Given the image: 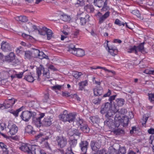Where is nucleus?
<instances>
[{"label": "nucleus", "mask_w": 154, "mask_h": 154, "mask_svg": "<svg viewBox=\"0 0 154 154\" xmlns=\"http://www.w3.org/2000/svg\"><path fill=\"white\" fill-rule=\"evenodd\" d=\"M114 121L116 126H119L121 125L123 127L128 126L129 122V118L127 116H123L122 118L120 115H116L114 117Z\"/></svg>", "instance_id": "obj_1"}, {"label": "nucleus", "mask_w": 154, "mask_h": 154, "mask_svg": "<svg viewBox=\"0 0 154 154\" xmlns=\"http://www.w3.org/2000/svg\"><path fill=\"white\" fill-rule=\"evenodd\" d=\"M76 114L75 113H68V112L65 110L63 113L60 115L59 117L60 119L63 122H68L71 123L74 121L75 118Z\"/></svg>", "instance_id": "obj_2"}, {"label": "nucleus", "mask_w": 154, "mask_h": 154, "mask_svg": "<svg viewBox=\"0 0 154 154\" xmlns=\"http://www.w3.org/2000/svg\"><path fill=\"white\" fill-rule=\"evenodd\" d=\"M36 74L37 77H36L37 80L38 81L41 80L40 76L42 73L43 75L47 78H50V73L49 69L45 68L42 65H40L36 69Z\"/></svg>", "instance_id": "obj_3"}, {"label": "nucleus", "mask_w": 154, "mask_h": 154, "mask_svg": "<svg viewBox=\"0 0 154 154\" xmlns=\"http://www.w3.org/2000/svg\"><path fill=\"white\" fill-rule=\"evenodd\" d=\"M36 112L30 111H25L23 112L20 115L21 119L26 122L29 121L31 117L35 116Z\"/></svg>", "instance_id": "obj_4"}, {"label": "nucleus", "mask_w": 154, "mask_h": 154, "mask_svg": "<svg viewBox=\"0 0 154 154\" xmlns=\"http://www.w3.org/2000/svg\"><path fill=\"white\" fill-rule=\"evenodd\" d=\"M56 140L57 142V146L61 148H63L65 147L67 144L66 139L62 136L57 137Z\"/></svg>", "instance_id": "obj_5"}, {"label": "nucleus", "mask_w": 154, "mask_h": 154, "mask_svg": "<svg viewBox=\"0 0 154 154\" xmlns=\"http://www.w3.org/2000/svg\"><path fill=\"white\" fill-rule=\"evenodd\" d=\"M110 12L107 11L104 14H102L100 12H98L95 14V16L98 19V23L100 24L103 23L109 16Z\"/></svg>", "instance_id": "obj_6"}, {"label": "nucleus", "mask_w": 154, "mask_h": 154, "mask_svg": "<svg viewBox=\"0 0 154 154\" xmlns=\"http://www.w3.org/2000/svg\"><path fill=\"white\" fill-rule=\"evenodd\" d=\"M1 48L3 51L7 52L11 51L12 49V47L10 43L7 42L3 41L1 43Z\"/></svg>", "instance_id": "obj_7"}, {"label": "nucleus", "mask_w": 154, "mask_h": 154, "mask_svg": "<svg viewBox=\"0 0 154 154\" xmlns=\"http://www.w3.org/2000/svg\"><path fill=\"white\" fill-rule=\"evenodd\" d=\"M94 3L95 5L99 8H100L103 6V8L101 9L102 11H105L107 9L106 8L107 3L106 2H104L102 0H94Z\"/></svg>", "instance_id": "obj_8"}, {"label": "nucleus", "mask_w": 154, "mask_h": 154, "mask_svg": "<svg viewBox=\"0 0 154 154\" xmlns=\"http://www.w3.org/2000/svg\"><path fill=\"white\" fill-rule=\"evenodd\" d=\"M125 100L124 99L119 98L116 100L114 103V106L116 111L118 110L119 107L122 106L124 104Z\"/></svg>", "instance_id": "obj_9"}, {"label": "nucleus", "mask_w": 154, "mask_h": 154, "mask_svg": "<svg viewBox=\"0 0 154 154\" xmlns=\"http://www.w3.org/2000/svg\"><path fill=\"white\" fill-rule=\"evenodd\" d=\"M89 145L88 142L86 140H82L79 143V146L84 153H86Z\"/></svg>", "instance_id": "obj_10"}, {"label": "nucleus", "mask_w": 154, "mask_h": 154, "mask_svg": "<svg viewBox=\"0 0 154 154\" xmlns=\"http://www.w3.org/2000/svg\"><path fill=\"white\" fill-rule=\"evenodd\" d=\"M8 128H9V132L11 135L15 134L17 132L18 128L15 124H12V125H10L9 124Z\"/></svg>", "instance_id": "obj_11"}, {"label": "nucleus", "mask_w": 154, "mask_h": 154, "mask_svg": "<svg viewBox=\"0 0 154 154\" xmlns=\"http://www.w3.org/2000/svg\"><path fill=\"white\" fill-rule=\"evenodd\" d=\"M111 104L108 102L103 104L101 106L100 112L102 114L105 113L110 109Z\"/></svg>", "instance_id": "obj_12"}, {"label": "nucleus", "mask_w": 154, "mask_h": 154, "mask_svg": "<svg viewBox=\"0 0 154 154\" xmlns=\"http://www.w3.org/2000/svg\"><path fill=\"white\" fill-rule=\"evenodd\" d=\"M42 32H45V33L44 35H45L46 34L47 35V39L48 40H50L52 37L53 33L52 30L48 29L46 27H43Z\"/></svg>", "instance_id": "obj_13"}, {"label": "nucleus", "mask_w": 154, "mask_h": 154, "mask_svg": "<svg viewBox=\"0 0 154 154\" xmlns=\"http://www.w3.org/2000/svg\"><path fill=\"white\" fill-rule=\"evenodd\" d=\"M52 118H51L50 116L45 118L42 122V125L45 127L49 126L52 124Z\"/></svg>", "instance_id": "obj_14"}, {"label": "nucleus", "mask_w": 154, "mask_h": 154, "mask_svg": "<svg viewBox=\"0 0 154 154\" xmlns=\"http://www.w3.org/2000/svg\"><path fill=\"white\" fill-rule=\"evenodd\" d=\"M15 100L14 99L8 100H5L4 103L5 108L7 109L12 107L15 103Z\"/></svg>", "instance_id": "obj_15"}, {"label": "nucleus", "mask_w": 154, "mask_h": 154, "mask_svg": "<svg viewBox=\"0 0 154 154\" xmlns=\"http://www.w3.org/2000/svg\"><path fill=\"white\" fill-rule=\"evenodd\" d=\"M94 95L96 96H100L103 93V90L101 87H97L93 89Z\"/></svg>", "instance_id": "obj_16"}, {"label": "nucleus", "mask_w": 154, "mask_h": 154, "mask_svg": "<svg viewBox=\"0 0 154 154\" xmlns=\"http://www.w3.org/2000/svg\"><path fill=\"white\" fill-rule=\"evenodd\" d=\"M35 116L32 118V123L37 127H40L42 125V122H41L39 119Z\"/></svg>", "instance_id": "obj_17"}, {"label": "nucleus", "mask_w": 154, "mask_h": 154, "mask_svg": "<svg viewBox=\"0 0 154 154\" xmlns=\"http://www.w3.org/2000/svg\"><path fill=\"white\" fill-rule=\"evenodd\" d=\"M15 56L13 52H11L9 54L5 57V61L8 63L11 62L13 61L15 58Z\"/></svg>", "instance_id": "obj_18"}, {"label": "nucleus", "mask_w": 154, "mask_h": 154, "mask_svg": "<svg viewBox=\"0 0 154 154\" xmlns=\"http://www.w3.org/2000/svg\"><path fill=\"white\" fill-rule=\"evenodd\" d=\"M72 54L78 57H82L85 55V52L82 49L78 48L76 49Z\"/></svg>", "instance_id": "obj_19"}, {"label": "nucleus", "mask_w": 154, "mask_h": 154, "mask_svg": "<svg viewBox=\"0 0 154 154\" xmlns=\"http://www.w3.org/2000/svg\"><path fill=\"white\" fill-rule=\"evenodd\" d=\"M144 44L145 42H143L137 46H136L137 53L138 51H140L143 54L146 53L145 48L144 47Z\"/></svg>", "instance_id": "obj_20"}, {"label": "nucleus", "mask_w": 154, "mask_h": 154, "mask_svg": "<svg viewBox=\"0 0 154 154\" xmlns=\"http://www.w3.org/2000/svg\"><path fill=\"white\" fill-rule=\"evenodd\" d=\"M94 140L91 141L90 146L92 150L95 151L100 147V146Z\"/></svg>", "instance_id": "obj_21"}, {"label": "nucleus", "mask_w": 154, "mask_h": 154, "mask_svg": "<svg viewBox=\"0 0 154 154\" xmlns=\"http://www.w3.org/2000/svg\"><path fill=\"white\" fill-rule=\"evenodd\" d=\"M89 16L88 15H86L85 17H82L79 18L80 20V24L82 26L85 25L88 21Z\"/></svg>", "instance_id": "obj_22"}, {"label": "nucleus", "mask_w": 154, "mask_h": 154, "mask_svg": "<svg viewBox=\"0 0 154 154\" xmlns=\"http://www.w3.org/2000/svg\"><path fill=\"white\" fill-rule=\"evenodd\" d=\"M74 124H76L78 127H81L85 123L82 119L78 118L76 119V120L73 122Z\"/></svg>", "instance_id": "obj_23"}, {"label": "nucleus", "mask_w": 154, "mask_h": 154, "mask_svg": "<svg viewBox=\"0 0 154 154\" xmlns=\"http://www.w3.org/2000/svg\"><path fill=\"white\" fill-rule=\"evenodd\" d=\"M117 111L115 109L114 110L110 109L105 113V117L107 118H110L114 114H116V112Z\"/></svg>", "instance_id": "obj_24"}, {"label": "nucleus", "mask_w": 154, "mask_h": 154, "mask_svg": "<svg viewBox=\"0 0 154 154\" xmlns=\"http://www.w3.org/2000/svg\"><path fill=\"white\" fill-rule=\"evenodd\" d=\"M36 52L38 54V55L39 58L42 59L43 58L48 59V56L46 55L43 52L40 51L39 50L36 49Z\"/></svg>", "instance_id": "obj_25"}, {"label": "nucleus", "mask_w": 154, "mask_h": 154, "mask_svg": "<svg viewBox=\"0 0 154 154\" xmlns=\"http://www.w3.org/2000/svg\"><path fill=\"white\" fill-rule=\"evenodd\" d=\"M43 28H40L39 27H37V26L35 25H33L32 28V31H35V32H38V34L40 35H44L45 33V32H42Z\"/></svg>", "instance_id": "obj_26"}, {"label": "nucleus", "mask_w": 154, "mask_h": 154, "mask_svg": "<svg viewBox=\"0 0 154 154\" xmlns=\"http://www.w3.org/2000/svg\"><path fill=\"white\" fill-rule=\"evenodd\" d=\"M88 82L87 80H85L79 82L78 83V85L79 86V90L80 91L82 90L84 88V87L88 85Z\"/></svg>", "instance_id": "obj_27"}, {"label": "nucleus", "mask_w": 154, "mask_h": 154, "mask_svg": "<svg viewBox=\"0 0 154 154\" xmlns=\"http://www.w3.org/2000/svg\"><path fill=\"white\" fill-rule=\"evenodd\" d=\"M84 8L87 12L89 13L93 12L94 10L93 6L90 4L86 5L84 7Z\"/></svg>", "instance_id": "obj_28"}, {"label": "nucleus", "mask_w": 154, "mask_h": 154, "mask_svg": "<svg viewBox=\"0 0 154 154\" xmlns=\"http://www.w3.org/2000/svg\"><path fill=\"white\" fill-rule=\"evenodd\" d=\"M30 146H29V150L28 153L35 154V150L38 147V146L36 145H31L29 144Z\"/></svg>", "instance_id": "obj_29"}, {"label": "nucleus", "mask_w": 154, "mask_h": 154, "mask_svg": "<svg viewBox=\"0 0 154 154\" xmlns=\"http://www.w3.org/2000/svg\"><path fill=\"white\" fill-rule=\"evenodd\" d=\"M36 77H33L31 75V73H30L29 74L25 76V79L28 82H33L34 80L37 79Z\"/></svg>", "instance_id": "obj_30"}, {"label": "nucleus", "mask_w": 154, "mask_h": 154, "mask_svg": "<svg viewBox=\"0 0 154 154\" xmlns=\"http://www.w3.org/2000/svg\"><path fill=\"white\" fill-rule=\"evenodd\" d=\"M29 146H30L29 144L27 143L24 144L21 146L20 148L21 150L28 153V151L29 150Z\"/></svg>", "instance_id": "obj_31"}, {"label": "nucleus", "mask_w": 154, "mask_h": 154, "mask_svg": "<svg viewBox=\"0 0 154 154\" xmlns=\"http://www.w3.org/2000/svg\"><path fill=\"white\" fill-rule=\"evenodd\" d=\"M25 130L26 132L30 134H34L35 133V131L33 130L32 127L30 125H28Z\"/></svg>", "instance_id": "obj_32"}, {"label": "nucleus", "mask_w": 154, "mask_h": 154, "mask_svg": "<svg viewBox=\"0 0 154 154\" xmlns=\"http://www.w3.org/2000/svg\"><path fill=\"white\" fill-rule=\"evenodd\" d=\"M104 125H106L109 127H111L113 125L114 122H113V120L111 118H107L104 122Z\"/></svg>", "instance_id": "obj_33"}, {"label": "nucleus", "mask_w": 154, "mask_h": 154, "mask_svg": "<svg viewBox=\"0 0 154 154\" xmlns=\"http://www.w3.org/2000/svg\"><path fill=\"white\" fill-rule=\"evenodd\" d=\"M35 139L36 140H38L39 138H41L42 142H43L45 140H47L49 138V137L48 136H46L44 137V136L41 134H39L38 135L35 136Z\"/></svg>", "instance_id": "obj_34"}, {"label": "nucleus", "mask_w": 154, "mask_h": 154, "mask_svg": "<svg viewBox=\"0 0 154 154\" xmlns=\"http://www.w3.org/2000/svg\"><path fill=\"white\" fill-rule=\"evenodd\" d=\"M72 134H70L71 136H73L74 138H75V136H77L78 138H79L81 133L79 132L78 130L76 129H73L72 130Z\"/></svg>", "instance_id": "obj_35"}, {"label": "nucleus", "mask_w": 154, "mask_h": 154, "mask_svg": "<svg viewBox=\"0 0 154 154\" xmlns=\"http://www.w3.org/2000/svg\"><path fill=\"white\" fill-rule=\"evenodd\" d=\"M81 130L85 133H88L90 131L89 128L85 123L80 128Z\"/></svg>", "instance_id": "obj_36"}, {"label": "nucleus", "mask_w": 154, "mask_h": 154, "mask_svg": "<svg viewBox=\"0 0 154 154\" xmlns=\"http://www.w3.org/2000/svg\"><path fill=\"white\" fill-rule=\"evenodd\" d=\"M137 50L136 46L134 45L128 49L127 50V52L129 53H134L137 54Z\"/></svg>", "instance_id": "obj_37"}, {"label": "nucleus", "mask_w": 154, "mask_h": 154, "mask_svg": "<svg viewBox=\"0 0 154 154\" xmlns=\"http://www.w3.org/2000/svg\"><path fill=\"white\" fill-rule=\"evenodd\" d=\"M60 18L66 22L69 21L71 20L70 16L65 14L61 15Z\"/></svg>", "instance_id": "obj_38"}, {"label": "nucleus", "mask_w": 154, "mask_h": 154, "mask_svg": "<svg viewBox=\"0 0 154 154\" xmlns=\"http://www.w3.org/2000/svg\"><path fill=\"white\" fill-rule=\"evenodd\" d=\"M21 108H20L16 110H11L9 111V112L10 113L12 114L15 117H17L18 116L19 112L21 111Z\"/></svg>", "instance_id": "obj_39"}, {"label": "nucleus", "mask_w": 154, "mask_h": 154, "mask_svg": "<svg viewBox=\"0 0 154 154\" xmlns=\"http://www.w3.org/2000/svg\"><path fill=\"white\" fill-rule=\"evenodd\" d=\"M116 112V115H120L119 114H124L127 112V110L124 108L121 109L120 110L118 108V110Z\"/></svg>", "instance_id": "obj_40"}, {"label": "nucleus", "mask_w": 154, "mask_h": 154, "mask_svg": "<svg viewBox=\"0 0 154 154\" xmlns=\"http://www.w3.org/2000/svg\"><path fill=\"white\" fill-rule=\"evenodd\" d=\"M90 118L93 123H98L100 120L99 118L97 116H91Z\"/></svg>", "instance_id": "obj_41"}, {"label": "nucleus", "mask_w": 154, "mask_h": 154, "mask_svg": "<svg viewBox=\"0 0 154 154\" xmlns=\"http://www.w3.org/2000/svg\"><path fill=\"white\" fill-rule=\"evenodd\" d=\"M102 98L99 97H95L92 100V102L95 104L98 105L100 104Z\"/></svg>", "instance_id": "obj_42"}, {"label": "nucleus", "mask_w": 154, "mask_h": 154, "mask_svg": "<svg viewBox=\"0 0 154 154\" xmlns=\"http://www.w3.org/2000/svg\"><path fill=\"white\" fill-rule=\"evenodd\" d=\"M149 142L150 144L152 145V149H154V136L152 135L150 136L149 140Z\"/></svg>", "instance_id": "obj_43"}, {"label": "nucleus", "mask_w": 154, "mask_h": 154, "mask_svg": "<svg viewBox=\"0 0 154 154\" xmlns=\"http://www.w3.org/2000/svg\"><path fill=\"white\" fill-rule=\"evenodd\" d=\"M76 48L75 46L72 44H70L69 45V48L68 51L71 53L73 54V51H75Z\"/></svg>", "instance_id": "obj_44"}, {"label": "nucleus", "mask_w": 154, "mask_h": 154, "mask_svg": "<svg viewBox=\"0 0 154 154\" xmlns=\"http://www.w3.org/2000/svg\"><path fill=\"white\" fill-rule=\"evenodd\" d=\"M77 143V140L74 139L73 140H71L69 141L70 146L69 147H71V148L74 147L76 145Z\"/></svg>", "instance_id": "obj_45"}, {"label": "nucleus", "mask_w": 154, "mask_h": 154, "mask_svg": "<svg viewBox=\"0 0 154 154\" xmlns=\"http://www.w3.org/2000/svg\"><path fill=\"white\" fill-rule=\"evenodd\" d=\"M25 58L30 59L32 56V53L29 51H26L24 52Z\"/></svg>", "instance_id": "obj_46"}, {"label": "nucleus", "mask_w": 154, "mask_h": 154, "mask_svg": "<svg viewBox=\"0 0 154 154\" xmlns=\"http://www.w3.org/2000/svg\"><path fill=\"white\" fill-rule=\"evenodd\" d=\"M82 73L81 72H74L72 73L73 76L75 79H78L82 75Z\"/></svg>", "instance_id": "obj_47"}, {"label": "nucleus", "mask_w": 154, "mask_h": 154, "mask_svg": "<svg viewBox=\"0 0 154 154\" xmlns=\"http://www.w3.org/2000/svg\"><path fill=\"white\" fill-rule=\"evenodd\" d=\"M17 18H18L19 20L22 22H26L28 20L26 17L24 16H20Z\"/></svg>", "instance_id": "obj_48"}, {"label": "nucleus", "mask_w": 154, "mask_h": 154, "mask_svg": "<svg viewBox=\"0 0 154 154\" xmlns=\"http://www.w3.org/2000/svg\"><path fill=\"white\" fill-rule=\"evenodd\" d=\"M149 99L150 102L152 103H154V94L150 93L148 94Z\"/></svg>", "instance_id": "obj_49"}, {"label": "nucleus", "mask_w": 154, "mask_h": 154, "mask_svg": "<svg viewBox=\"0 0 154 154\" xmlns=\"http://www.w3.org/2000/svg\"><path fill=\"white\" fill-rule=\"evenodd\" d=\"M77 0L78 1L75 4L76 7H79V6H82L85 5L84 2L83 1V0Z\"/></svg>", "instance_id": "obj_50"}, {"label": "nucleus", "mask_w": 154, "mask_h": 154, "mask_svg": "<svg viewBox=\"0 0 154 154\" xmlns=\"http://www.w3.org/2000/svg\"><path fill=\"white\" fill-rule=\"evenodd\" d=\"M126 153V150L124 147L120 148L117 154H125Z\"/></svg>", "instance_id": "obj_51"}, {"label": "nucleus", "mask_w": 154, "mask_h": 154, "mask_svg": "<svg viewBox=\"0 0 154 154\" xmlns=\"http://www.w3.org/2000/svg\"><path fill=\"white\" fill-rule=\"evenodd\" d=\"M107 46L108 48L109 52L112 55H113V53L114 51L116 50V48L115 47H113L112 46L109 47L108 44H107Z\"/></svg>", "instance_id": "obj_52"}, {"label": "nucleus", "mask_w": 154, "mask_h": 154, "mask_svg": "<svg viewBox=\"0 0 154 154\" xmlns=\"http://www.w3.org/2000/svg\"><path fill=\"white\" fill-rule=\"evenodd\" d=\"M64 85H57L52 87V89L54 90H60L61 89L63 88Z\"/></svg>", "instance_id": "obj_53"}, {"label": "nucleus", "mask_w": 154, "mask_h": 154, "mask_svg": "<svg viewBox=\"0 0 154 154\" xmlns=\"http://www.w3.org/2000/svg\"><path fill=\"white\" fill-rule=\"evenodd\" d=\"M115 24L117 25L118 26H120L122 25L123 26H125V23L123 22H122L119 19H117L115 20Z\"/></svg>", "instance_id": "obj_54"}, {"label": "nucleus", "mask_w": 154, "mask_h": 154, "mask_svg": "<svg viewBox=\"0 0 154 154\" xmlns=\"http://www.w3.org/2000/svg\"><path fill=\"white\" fill-rule=\"evenodd\" d=\"M71 98H73L75 100L79 102L80 101V98L76 94H72L71 96Z\"/></svg>", "instance_id": "obj_55"}, {"label": "nucleus", "mask_w": 154, "mask_h": 154, "mask_svg": "<svg viewBox=\"0 0 154 154\" xmlns=\"http://www.w3.org/2000/svg\"><path fill=\"white\" fill-rule=\"evenodd\" d=\"M107 152L105 149H103L100 150L98 151L96 153L94 154H107Z\"/></svg>", "instance_id": "obj_56"}, {"label": "nucleus", "mask_w": 154, "mask_h": 154, "mask_svg": "<svg viewBox=\"0 0 154 154\" xmlns=\"http://www.w3.org/2000/svg\"><path fill=\"white\" fill-rule=\"evenodd\" d=\"M33 25L30 23H29L26 24V27L29 31H32V28Z\"/></svg>", "instance_id": "obj_57"}, {"label": "nucleus", "mask_w": 154, "mask_h": 154, "mask_svg": "<svg viewBox=\"0 0 154 154\" xmlns=\"http://www.w3.org/2000/svg\"><path fill=\"white\" fill-rule=\"evenodd\" d=\"M65 154H74V152H72V148L71 147L67 148L65 150Z\"/></svg>", "instance_id": "obj_58"}, {"label": "nucleus", "mask_w": 154, "mask_h": 154, "mask_svg": "<svg viewBox=\"0 0 154 154\" xmlns=\"http://www.w3.org/2000/svg\"><path fill=\"white\" fill-rule=\"evenodd\" d=\"M131 13L133 14L136 16L138 17H140V14L139 13V11L137 10H133Z\"/></svg>", "instance_id": "obj_59"}, {"label": "nucleus", "mask_w": 154, "mask_h": 154, "mask_svg": "<svg viewBox=\"0 0 154 154\" xmlns=\"http://www.w3.org/2000/svg\"><path fill=\"white\" fill-rule=\"evenodd\" d=\"M115 133L116 134H123L124 133V131L120 128H119L115 130L114 131Z\"/></svg>", "instance_id": "obj_60"}, {"label": "nucleus", "mask_w": 154, "mask_h": 154, "mask_svg": "<svg viewBox=\"0 0 154 154\" xmlns=\"http://www.w3.org/2000/svg\"><path fill=\"white\" fill-rule=\"evenodd\" d=\"M12 62L13 63V65L15 66L18 65L20 63V61L17 58H15L14 60Z\"/></svg>", "instance_id": "obj_61"}, {"label": "nucleus", "mask_w": 154, "mask_h": 154, "mask_svg": "<svg viewBox=\"0 0 154 154\" xmlns=\"http://www.w3.org/2000/svg\"><path fill=\"white\" fill-rule=\"evenodd\" d=\"M116 95H114L110 96L108 100L110 101L111 105L112 104V101L115 100Z\"/></svg>", "instance_id": "obj_62"}, {"label": "nucleus", "mask_w": 154, "mask_h": 154, "mask_svg": "<svg viewBox=\"0 0 154 154\" xmlns=\"http://www.w3.org/2000/svg\"><path fill=\"white\" fill-rule=\"evenodd\" d=\"M25 71L20 72L16 74V78L18 79H21L22 78L24 73Z\"/></svg>", "instance_id": "obj_63"}, {"label": "nucleus", "mask_w": 154, "mask_h": 154, "mask_svg": "<svg viewBox=\"0 0 154 154\" xmlns=\"http://www.w3.org/2000/svg\"><path fill=\"white\" fill-rule=\"evenodd\" d=\"M0 147L2 149H4L6 150L8 149L7 146L5 145L3 143L0 142Z\"/></svg>", "instance_id": "obj_64"}]
</instances>
